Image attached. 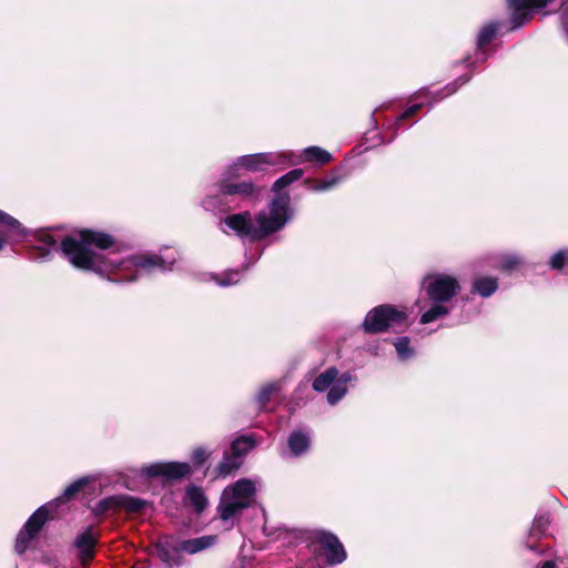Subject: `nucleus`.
<instances>
[{
	"instance_id": "4be33fe9",
	"label": "nucleus",
	"mask_w": 568,
	"mask_h": 568,
	"mask_svg": "<svg viewBox=\"0 0 568 568\" xmlns=\"http://www.w3.org/2000/svg\"><path fill=\"white\" fill-rule=\"evenodd\" d=\"M221 192L226 195L251 196L256 192V189L252 182L243 181L239 183H224L221 185Z\"/></svg>"
},
{
	"instance_id": "f257e3e1",
	"label": "nucleus",
	"mask_w": 568,
	"mask_h": 568,
	"mask_svg": "<svg viewBox=\"0 0 568 568\" xmlns=\"http://www.w3.org/2000/svg\"><path fill=\"white\" fill-rule=\"evenodd\" d=\"M113 243V237L106 233L84 230L64 237L61 242V251L77 268L106 275L115 283L134 282L141 275L155 270L172 268L173 261H166L158 254L138 253L122 257L113 252L105 254L97 251L106 250Z\"/></svg>"
},
{
	"instance_id": "9d476101",
	"label": "nucleus",
	"mask_w": 568,
	"mask_h": 568,
	"mask_svg": "<svg viewBox=\"0 0 568 568\" xmlns=\"http://www.w3.org/2000/svg\"><path fill=\"white\" fill-rule=\"evenodd\" d=\"M552 0H508L513 29L524 26L532 17L534 10L546 7Z\"/></svg>"
},
{
	"instance_id": "2f4dec72",
	"label": "nucleus",
	"mask_w": 568,
	"mask_h": 568,
	"mask_svg": "<svg viewBox=\"0 0 568 568\" xmlns=\"http://www.w3.org/2000/svg\"><path fill=\"white\" fill-rule=\"evenodd\" d=\"M469 79H470V77H460L456 82L449 83L442 91L436 93L434 101L449 97L450 94H453L454 92L457 91L459 85L467 83L469 81Z\"/></svg>"
},
{
	"instance_id": "473e14b6",
	"label": "nucleus",
	"mask_w": 568,
	"mask_h": 568,
	"mask_svg": "<svg viewBox=\"0 0 568 568\" xmlns=\"http://www.w3.org/2000/svg\"><path fill=\"white\" fill-rule=\"evenodd\" d=\"M548 524H549V518L547 516H540V517L535 518L531 529L529 531V536L530 537L541 536L545 532Z\"/></svg>"
},
{
	"instance_id": "39448f33",
	"label": "nucleus",
	"mask_w": 568,
	"mask_h": 568,
	"mask_svg": "<svg viewBox=\"0 0 568 568\" xmlns=\"http://www.w3.org/2000/svg\"><path fill=\"white\" fill-rule=\"evenodd\" d=\"M285 152H266L239 156L226 169L229 178H239L248 172H263L270 166L285 164Z\"/></svg>"
},
{
	"instance_id": "cd10ccee",
	"label": "nucleus",
	"mask_w": 568,
	"mask_h": 568,
	"mask_svg": "<svg viewBox=\"0 0 568 568\" xmlns=\"http://www.w3.org/2000/svg\"><path fill=\"white\" fill-rule=\"evenodd\" d=\"M409 338L406 336L394 341V346L400 361H407L414 355V349L409 346Z\"/></svg>"
},
{
	"instance_id": "aec40b11",
	"label": "nucleus",
	"mask_w": 568,
	"mask_h": 568,
	"mask_svg": "<svg viewBox=\"0 0 568 568\" xmlns=\"http://www.w3.org/2000/svg\"><path fill=\"white\" fill-rule=\"evenodd\" d=\"M498 288V278L494 276H478L471 285V293L484 298L490 297Z\"/></svg>"
},
{
	"instance_id": "412c9836",
	"label": "nucleus",
	"mask_w": 568,
	"mask_h": 568,
	"mask_svg": "<svg viewBox=\"0 0 568 568\" xmlns=\"http://www.w3.org/2000/svg\"><path fill=\"white\" fill-rule=\"evenodd\" d=\"M0 224L8 227V235L16 240H22L28 235V231L21 225V223L9 215L8 213L0 210Z\"/></svg>"
},
{
	"instance_id": "b1692460",
	"label": "nucleus",
	"mask_w": 568,
	"mask_h": 568,
	"mask_svg": "<svg viewBox=\"0 0 568 568\" xmlns=\"http://www.w3.org/2000/svg\"><path fill=\"white\" fill-rule=\"evenodd\" d=\"M186 498L196 511H202L206 505V497L201 488L190 487L186 489Z\"/></svg>"
},
{
	"instance_id": "2eb2a0df",
	"label": "nucleus",
	"mask_w": 568,
	"mask_h": 568,
	"mask_svg": "<svg viewBox=\"0 0 568 568\" xmlns=\"http://www.w3.org/2000/svg\"><path fill=\"white\" fill-rule=\"evenodd\" d=\"M286 153V163L285 164H300L303 162H313L318 164H325L331 161L332 155L326 150L320 146H308L304 149L303 155H295L290 152Z\"/></svg>"
},
{
	"instance_id": "e433bc0d",
	"label": "nucleus",
	"mask_w": 568,
	"mask_h": 568,
	"mask_svg": "<svg viewBox=\"0 0 568 568\" xmlns=\"http://www.w3.org/2000/svg\"><path fill=\"white\" fill-rule=\"evenodd\" d=\"M300 568H323L322 554L314 552V556L304 562Z\"/></svg>"
},
{
	"instance_id": "a878e982",
	"label": "nucleus",
	"mask_w": 568,
	"mask_h": 568,
	"mask_svg": "<svg viewBox=\"0 0 568 568\" xmlns=\"http://www.w3.org/2000/svg\"><path fill=\"white\" fill-rule=\"evenodd\" d=\"M280 390H281V382H273V383L264 385L260 389V392L256 396V400H257L260 407L261 408L265 407L266 404L268 403L271 396L278 393Z\"/></svg>"
},
{
	"instance_id": "4468645a",
	"label": "nucleus",
	"mask_w": 568,
	"mask_h": 568,
	"mask_svg": "<svg viewBox=\"0 0 568 568\" xmlns=\"http://www.w3.org/2000/svg\"><path fill=\"white\" fill-rule=\"evenodd\" d=\"M97 536L92 527L87 528L79 534L74 540V547L78 550V557L82 565H87L94 556Z\"/></svg>"
},
{
	"instance_id": "f8f14e48",
	"label": "nucleus",
	"mask_w": 568,
	"mask_h": 568,
	"mask_svg": "<svg viewBox=\"0 0 568 568\" xmlns=\"http://www.w3.org/2000/svg\"><path fill=\"white\" fill-rule=\"evenodd\" d=\"M154 551L168 567L181 566L183 564L181 541L171 536L161 538L155 544Z\"/></svg>"
},
{
	"instance_id": "393cba45",
	"label": "nucleus",
	"mask_w": 568,
	"mask_h": 568,
	"mask_svg": "<svg viewBox=\"0 0 568 568\" xmlns=\"http://www.w3.org/2000/svg\"><path fill=\"white\" fill-rule=\"evenodd\" d=\"M255 443L252 438L243 436L236 438L232 445L231 450L232 454L235 455L239 459H241L245 454H247L253 447Z\"/></svg>"
},
{
	"instance_id": "58836bf2",
	"label": "nucleus",
	"mask_w": 568,
	"mask_h": 568,
	"mask_svg": "<svg viewBox=\"0 0 568 568\" xmlns=\"http://www.w3.org/2000/svg\"><path fill=\"white\" fill-rule=\"evenodd\" d=\"M540 568H556V562L554 560L545 561Z\"/></svg>"
},
{
	"instance_id": "1a4fd4ad",
	"label": "nucleus",
	"mask_w": 568,
	"mask_h": 568,
	"mask_svg": "<svg viewBox=\"0 0 568 568\" xmlns=\"http://www.w3.org/2000/svg\"><path fill=\"white\" fill-rule=\"evenodd\" d=\"M314 552L325 551L326 561L331 565L341 564L346 558V552L337 537L327 531L314 534Z\"/></svg>"
},
{
	"instance_id": "f3484780",
	"label": "nucleus",
	"mask_w": 568,
	"mask_h": 568,
	"mask_svg": "<svg viewBox=\"0 0 568 568\" xmlns=\"http://www.w3.org/2000/svg\"><path fill=\"white\" fill-rule=\"evenodd\" d=\"M216 536L205 535L192 539L182 540L181 548L182 551L187 555H195L213 547L216 544Z\"/></svg>"
},
{
	"instance_id": "423d86ee",
	"label": "nucleus",
	"mask_w": 568,
	"mask_h": 568,
	"mask_svg": "<svg viewBox=\"0 0 568 568\" xmlns=\"http://www.w3.org/2000/svg\"><path fill=\"white\" fill-rule=\"evenodd\" d=\"M406 320L407 312L405 308L384 304L374 307L366 314L362 327L369 334L381 333L404 325Z\"/></svg>"
},
{
	"instance_id": "c85d7f7f",
	"label": "nucleus",
	"mask_w": 568,
	"mask_h": 568,
	"mask_svg": "<svg viewBox=\"0 0 568 568\" xmlns=\"http://www.w3.org/2000/svg\"><path fill=\"white\" fill-rule=\"evenodd\" d=\"M497 32V24L496 23H488L484 26L477 37V47L479 49L484 48L486 44H488L495 37Z\"/></svg>"
},
{
	"instance_id": "6ab92c4d",
	"label": "nucleus",
	"mask_w": 568,
	"mask_h": 568,
	"mask_svg": "<svg viewBox=\"0 0 568 568\" xmlns=\"http://www.w3.org/2000/svg\"><path fill=\"white\" fill-rule=\"evenodd\" d=\"M287 445L293 456H301L310 448V434L302 429H296L290 435Z\"/></svg>"
},
{
	"instance_id": "c756f323",
	"label": "nucleus",
	"mask_w": 568,
	"mask_h": 568,
	"mask_svg": "<svg viewBox=\"0 0 568 568\" xmlns=\"http://www.w3.org/2000/svg\"><path fill=\"white\" fill-rule=\"evenodd\" d=\"M549 266L557 271L562 270L565 266L568 267V248L560 250L551 255Z\"/></svg>"
},
{
	"instance_id": "dca6fc26",
	"label": "nucleus",
	"mask_w": 568,
	"mask_h": 568,
	"mask_svg": "<svg viewBox=\"0 0 568 568\" xmlns=\"http://www.w3.org/2000/svg\"><path fill=\"white\" fill-rule=\"evenodd\" d=\"M38 243L33 246V258L45 261L51 253L57 250L58 241L49 232H38L36 234Z\"/></svg>"
},
{
	"instance_id": "a211bd4d",
	"label": "nucleus",
	"mask_w": 568,
	"mask_h": 568,
	"mask_svg": "<svg viewBox=\"0 0 568 568\" xmlns=\"http://www.w3.org/2000/svg\"><path fill=\"white\" fill-rule=\"evenodd\" d=\"M432 305L428 308H425V306L420 307V310H424V312L420 315V323L422 324H429L437 320L446 317L450 311L452 306L438 301H430Z\"/></svg>"
},
{
	"instance_id": "72a5a7b5",
	"label": "nucleus",
	"mask_w": 568,
	"mask_h": 568,
	"mask_svg": "<svg viewBox=\"0 0 568 568\" xmlns=\"http://www.w3.org/2000/svg\"><path fill=\"white\" fill-rule=\"evenodd\" d=\"M240 271H227L222 275V278H217V284L221 286H230L241 281Z\"/></svg>"
},
{
	"instance_id": "4c0bfd02",
	"label": "nucleus",
	"mask_w": 568,
	"mask_h": 568,
	"mask_svg": "<svg viewBox=\"0 0 568 568\" xmlns=\"http://www.w3.org/2000/svg\"><path fill=\"white\" fill-rule=\"evenodd\" d=\"M8 239H12L13 241H17L12 236L8 235V232L6 234L0 233V251L4 247Z\"/></svg>"
},
{
	"instance_id": "7c9ffc66",
	"label": "nucleus",
	"mask_w": 568,
	"mask_h": 568,
	"mask_svg": "<svg viewBox=\"0 0 568 568\" xmlns=\"http://www.w3.org/2000/svg\"><path fill=\"white\" fill-rule=\"evenodd\" d=\"M339 178H328L323 180H316L311 183L310 189L315 192H324L333 189L339 183Z\"/></svg>"
},
{
	"instance_id": "7ed1b4c3",
	"label": "nucleus",
	"mask_w": 568,
	"mask_h": 568,
	"mask_svg": "<svg viewBox=\"0 0 568 568\" xmlns=\"http://www.w3.org/2000/svg\"><path fill=\"white\" fill-rule=\"evenodd\" d=\"M89 481V477L77 479L63 490L61 496L38 508L19 531L16 540V551L18 554H23L30 541L39 534L50 514L54 511L61 503H65L73 498Z\"/></svg>"
},
{
	"instance_id": "bb28decb",
	"label": "nucleus",
	"mask_w": 568,
	"mask_h": 568,
	"mask_svg": "<svg viewBox=\"0 0 568 568\" xmlns=\"http://www.w3.org/2000/svg\"><path fill=\"white\" fill-rule=\"evenodd\" d=\"M241 466V459L235 455H225L222 462L217 466V473L220 476H227Z\"/></svg>"
},
{
	"instance_id": "9b49d317",
	"label": "nucleus",
	"mask_w": 568,
	"mask_h": 568,
	"mask_svg": "<svg viewBox=\"0 0 568 568\" xmlns=\"http://www.w3.org/2000/svg\"><path fill=\"white\" fill-rule=\"evenodd\" d=\"M190 473V465L186 463L168 462L153 463L141 468V474L146 477H163L166 479H179Z\"/></svg>"
},
{
	"instance_id": "20e7f679",
	"label": "nucleus",
	"mask_w": 568,
	"mask_h": 568,
	"mask_svg": "<svg viewBox=\"0 0 568 568\" xmlns=\"http://www.w3.org/2000/svg\"><path fill=\"white\" fill-rule=\"evenodd\" d=\"M256 491L257 481L245 478L225 487L217 506L220 518L223 521L233 520L253 505Z\"/></svg>"
},
{
	"instance_id": "c9c22d12",
	"label": "nucleus",
	"mask_w": 568,
	"mask_h": 568,
	"mask_svg": "<svg viewBox=\"0 0 568 568\" xmlns=\"http://www.w3.org/2000/svg\"><path fill=\"white\" fill-rule=\"evenodd\" d=\"M211 453L204 447H197L193 450L192 459L195 464H203L209 457Z\"/></svg>"
},
{
	"instance_id": "6e6552de",
	"label": "nucleus",
	"mask_w": 568,
	"mask_h": 568,
	"mask_svg": "<svg viewBox=\"0 0 568 568\" xmlns=\"http://www.w3.org/2000/svg\"><path fill=\"white\" fill-rule=\"evenodd\" d=\"M423 288L429 301H438L450 305L452 300L460 291V285L453 275L430 274L424 278Z\"/></svg>"
},
{
	"instance_id": "5701e85b",
	"label": "nucleus",
	"mask_w": 568,
	"mask_h": 568,
	"mask_svg": "<svg viewBox=\"0 0 568 568\" xmlns=\"http://www.w3.org/2000/svg\"><path fill=\"white\" fill-rule=\"evenodd\" d=\"M497 267L503 271H511L524 264L521 256L515 253H504L497 257Z\"/></svg>"
},
{
	"instance_id": "f704fd0d",
	"label": "nucleus",
	"mask_w": 568,
	"mask_h": 568,
	"mask_svg": "<svg viewBox=\"0 0 568 568\" xmlns=\"http://www.w3.org/2000/svg\"><path fill=\"white\" fill-rule=\"evenodd\" d=\"M423 106V103H416L409 106L407 110H405L396 120L394 123L395 129L397 130L400 125V122L405 119H408L409 116L414 115L420 108Z\"/></svg>"
},
{
	"instance_id": "ea45409f",
	"label": "nucleus",
	"mask_w": 568,
	"mask_h": 568,
	"mask_svg": "<svg viewBox=\"0 0 568 568\" xmlns=\"http://www.w3.org/2000/svg\"><path fill=\"white\" fill-rule=\"evenodd\" d=\"M428 90L427 89H423L420 90L418 93H417V98H423V97H427L428 95Z\"/></svg>"
},
{
	"instance_id": "0eeeda50",
	"label": "nucleus",
	"mask_w": 568,
	"mask_h": 568,
	"mask_svg": "<svg viewBox=\"0 0 568 568\" xmlns=\"http://www.w3.org/2000/svg\"><path fill=\"white\" fill-rule=\"evenodd\" d=\"M352 378L349 373L339 375L336 367H329L314 379L313 389L317 393L327 392V402L333 406L346 395L347 384Z\"/></svg>"
},
{
	"instance_id": "f03ea898",
	"label": "nucleus",
	"mask_w": 568,
	"mask_h": 568,
	"mask_svg": "<svg viewBox=\"0 0 568 568\" xmlns=\"http://www.w3.org/2000/svg\"><path fill=\"white\" fill-rule=\"evenodd\" d=\"M303 174L302 169H294L278 178L273 184V191L277 195L274 196L267 209L258 212L254 219L250 212L231 214L224 219V224L237 236L251 241H260L278 232L293 216L290 195L280 192L298 181Z\"/></svg>"
},
{
	"instance_id": "ddd939ff",
	"label": "nucleus",
	"mask_w": 568,
	"mask_h": 568,
	"mask_svg": "<svg viewBox=\"0 0 568 568\" xmlns=\"http://www.w3.org/2000/svg\"><path fill=\"white\" fill-rule=\"evenodd\" d=\"M144 504L145 503L142 499L131 496H112L99 501L95 511L98 514H102L112 508H124L129 511H139L144 507Z\"/></svg>"
}]
</instances>
